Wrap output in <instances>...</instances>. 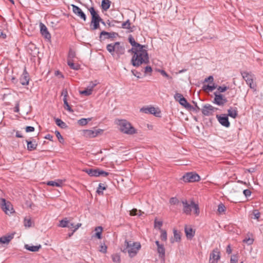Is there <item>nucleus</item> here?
Listing matches in <instances>:
<instances>
[{
	"label": "nucleus",
	"instance_id": "27",
	"mask_svg": "<svg viewBox=\"0 0 263 263\" xmlns=\"http://www.w3.org/2000/svg\"><path fill=\"white\" fill-rule=\"evenodd\" d=\"M157 252L159 254V258L164 261L165 250L164 246L162 245V246L158 248Z\"/></svg>",
	"mask_w": 263,
	"mask_h": 263
},
{
	"label": "nucleus",
	"instance_id": "44",
	"mask_svg": "<svg viewBox=\"0 0 263 263\" xmlns=\"http://www.w3.org/2000/svg\"><path fill=\"white\" fill-rule=\"evenodd\" d=\"M31 220L30 218H28L27 217H25L24 219V226L26 227H31Z\"/></svg>",
	"mask_w": 263,
	"mask_h": 263
},
{
	"label": "nucleus",
	"instance_id": "41",
	"mask_svg": "<svg viewBox=\"0 0 263 263\" xmlns=\"http://www.w3.org/2000/svg\"><path fill=\"white\" fill-rule=\"evenodd\" d=\"M63 101L65 109H66L70 112H73V110L71 109V107L70 106L67 102V98H63Z\"/></svg>",
	"mask_w": 263,
	"mask_h": 263
},
{
	"label": "nucleus",
	"instance_id": "45",
	"mask_svg": "<svg viewBox=\"0 0 263 263\" xmlns=\"http://www.w3.org/2000/svg\"><path fill=\"white\" fill-rule=\"evenodd\" d=\"M141 211H138L136 209H134L130 211V215L132 216L141 215Z\"/></svg>",
	"mask_w": 263,
	"mask_h": 263
},
{
	"label": "nucleus",
	"instance_id": "16",
	"mask_svg": "<svg viewBox=\"0 0 263 263\" xmlns=\"http://www.w3.org/2000/svg\"><path fill=\"white\" fill-rule=\"evenodd\" d=\"M140 111L144 112L145 114H153L156 116H158V114L160 113V112H156V108L154 107H143L141 108Z\"/></svg>",
	"mask_w": 263,
	"mask_h": 263
},
{
	"label": "nucleus",
	"instance_id": "31",
	"mask_svg": "<svg viewBox=\"0 0 263 263\" xmlns=\"http://www.w3.org/2000/svg\"><path fill=\"white\" fill-rule=\"evenodd\" d=\"M100 21L92 20L90 23V29L92 30H95L100 28Z\"/></svg>",
	"mask_w": 263,
	"mask_h": 263
},
{
	"label": "nucleus",
	"instance_id": "53",
	"mask_svg": "<svg viewBox=\"0 0 263 263\" xmlns=\"http://www.w3.org/2000/svg\"><path fill=\"white\" fill-rule=\"evenodd\" d=\"M170 202L172 204H177L179 203V200L176 197H172L170 199Z\"/></svg>",
	"mask_w": 263,
	"mask_h": 263
},
{
	"label": "nucleus",
	"instance_id": "51",
	"mask_svg": "<svg viewBox=\"0 0 263 263\" xmlns=\"http://www.w3.org/2000/svg\"><path fill=\"white\" fill-rule=\"evenodd\" d=\"M182 97L183 96L181 93H179L178 92H176L174 95V99L176 101H180L181 99H182Z\"/></svg>",
	"mask_w": 263,
	"mask_h": 263
},
{
	"label": "nucleus",
	"instance_id": "3",
	"mask_svg": "<svg viewBox=\"0 0 263 263\" xmlns=\"http://www.w3.org/2000/svg\"><path fill=\"white\" fill-rule=\"evenodd\" d=\"M183 204V211L186 215H190L192 209L194 210V213L198 216L199 214L200 211L198 205L196 204L194 201H191V203H189L187 200L182 201Z\"/></svg>",
	"mask_w": 263,
	"mask_h": 263
},
{
	"label": "nucleus",
	"instance_id": "62",
	"mask_svg": "<svg viewBox=\"0 0 263 263\" xmlns=\"http://www.w3.org/2000/svg\"><path fill=\"white\" fill-rule=\"evenodd\" d=\"M34 130V128L32 126H27L26 127V132L27 133L32 132Z\"/></svg>",
	"mask_w": 263,
	"mask_h": 263
},
{
	"label": "nucleus",
	"instance_id": "12",
	"mask_svg": "<svg viewBox=\"0 0 263 263\" xmlns=\"http://www.w3.org/2000/svg\"><path fill=\"white\" fill-rule=\"evenodd\" d=\"M220 258V252L218 251V249L213 250L210 257V260H211V263H216Z\"/></svg>",
	"mask_w": 263,
	"mask_h": 263
},
{
	"label": "nucleus",
	"instance_id": "61",
	"mask_svg": "<svg viewBox=\"0 0 263 263\" xmlns=\"http://www.w3.org/2000/svg\"><path fill=\"white\" fill-rule=\"evenodd\" d=\"M152 71V67L151 66H146L145 67L144 72L145 73L151 72Z\"/></svg>",
	"mask_w": 263,
	"mask_h": 263
},
{
	"label": "nucleus",
	"instance_id": "20",
	"mask_svg": "<svg viewBox=\"0 0 263 263\" xmlns=\"http://www.w3.org/2000/svg\"><path fill=\"white\" fill-rule=\"evenodd\" d=\"M96 233L92 235V237L101 239L102 238V233L103 228L101 226L97 227L95 229Z\"/></svg>",
	"mask_w": 263,
	"mask_h": 263
},
{
	"label": "nucleus",
	"instance_id": "63",
	"mask_svg": "<svg viewBox=\"0 0 263 263\" xmlns=\"http://www.w3.org/2000/svg\"><path fill=\"white\" fill-rule=\"evenodd\" d=\"M244 195L246 196V197H248V196H249L251 195V192L250 191V190H248V189H246V190H245L243 192Z\"/></svg>",
	"mask_w": 263,
	"mask_h": 263
},
{
	"label": "nucleus",
	"instance_id": "14",
	"mask_svg": "<svg viewBox=\"0 0 263 263\" xmlns=\"http://www.w3.org/2000/svg\"><path fill=\"white\" fill-rule=\"evenodd\" d=\"M102 132V130H84V135L86 137L94 138Z\"/></svg>",
	"mask_w": 263,
	"mask_h": 263
},
{
	"label": "nucleus",
	"instance_id": "39",
	"mask_svg": "<svg viewBox=\"0 0 263 263\" xmlns=\"http://www.w3.org/2000/svg\"><path fill=\"white\" fill-rule=\"evenodd\" d=\"M90 118L85 119V118H82L78 120V123L79 125L83 126L85 125L88 123V122L90 121Z\"/></svg>",
	"mask_w": 263,
	"mask_h": 263
},
{
	"label": "nucleus",
	"instance_id": "5",
	"mask_svg": "<svg viewBox=\"0 0 263 263\" xmlns=\"http://www.w3.org/2000/svg\"><path fill=\"white\" fill-rule=\"evenodd\" d=\"M241 74L243 78L245 79L247 84L249 86L250 88L253 89L254 91H256V85L255 83H254V76L248 72H243L241 73Z\"/></svg>",
	"mask_w": 263,
	"mask_h": 263
},
{
	"label": "nucleus",
	"instance_id": "49",
	"mask_svg": "<svg viewBox=\"0 0 263 263\" xmlns=\"http://www.w3.org/2000/svg\"><path fill=\"white\" fill-rule=\"evenodd\" d=\"M55 134L56 135L57 137L58 138V140H59L60 143H63L64 142V139L63 137L61 136L60 132L58 130H56L55 132Z\"/></svg>",
	"mask_w": 263,
	"mask_h": 263
},
{
	"label": "nucleus",
	"instance_id": "32",
	"mask_svg": "<svg viewBox=\"0 0 263 263\" xmlns=\"http://www.w3.org/2000/svg\"><path fill=\"white\" fill-rule=\"evenodd\" d=\"M63 183V182L61 180H58L57 181H50L47 183V184L49 186H61Z\"/></svg>",
	"mask_w": 263,
	"mask_h": 263
},
{
	"label": "nucleus",
	"instance_id": "18",
	"mask_svg": "<svg viewBox=\"0 0 263 263\" xmlns=\"http://www.w3.org/2000/svg\"><path fill=\"white\" fill-rule=\"evenodd\" d=\"M180 105L183 106L184 108H185L187 110L189 111H191L192 109H194V108L193 106H192L189 103L187 102L186 99L184 97H182V99L179 101Z\"/></svg>",
	"mask_w": 263,
	"mask_h": 263
},
{
	"label": "nucleus",
	"instance_id": "35",
	"mask_svg": "<svg viewBox=\"0 0 263 263\" xmlns=\"http://www.w3.org/2000/svg\"><path fill=\"white\" fill-rule=\"evenodd\" d=\"M55 121L57 125L62 128H66L67 127L66 124L60 119L57 118Z\"/></svg>",
	"mask_w": 263,
	"mask_h": 263
},
{
	"label": "nucleus",
	"instance_id": "56",
	"mask_svg": "<svg viewBox=\"0 0 263 263\" xmlns=\"http://www.w3.org/2000/svg\"><path fill=\"white\" fill-rule=\"evenodd\" d=\"M228 89V87L226 86H218L217 90L219 92H223Z\"/></svg>",
	"mask_w": 263,
	"mask_h": 263
},
{
	"label": "nucleus",
	"instance_id": "6",
	"mask_svg": "<svg viewBox=\"0 0 263 263\" xmlns=\"http://www.w3.org/2000/svg\"><path fill=\"white\" fill-rule=\"evenodd\" d=\"M0 205L3 211L5 212L6 214H11L14 212L10 202L8 201L7 202L4 198L0 199Z\"/></svg>",
	"mask_w": 263,
	"mask_h": 263
},
{
	"label": "nucleus",
	"instance_id": "2",
	"mask_svg": "<svg viewBox=\"0 0 263 263\" xmlns=\"http://www.w3.org/2000/svg\"><path fill=\"white\" fill-rule=\"evenodd\" d=\"M117 124L119 130L124 134L133 135L137 133V129L128 121L125 120H118Z\"/></svg>",
	"mask_w": 263,
	"mask_h": 263
},
{
	"label": "nucleus",
	"instance_id": "64",
	"mask_svg": "<svg viewBox=\"0 0 263 263\" xmlns=\"http://www.w3.org/2000/svg\"><path fill=\"white\" fill-rule=\"evenodd\" d=\"M132 73H133V74L137 78H140V75H141V73L139 72H138L136 70H132Z\"/></svg>",
	"mask_w": 263,
	"mask_h": 263
},
{
	"label": "nucleus",
	"instance_id": "29",
	"mask_svg": "<svg viewBox=\"0 0 263 263\" xmlns=\"http://www.w3.org/2000/svg\"><path fill=\"white\" fill-rule=\"evenodd\" d=\"M12 238L13 236L12 235L2 236L0 237V243L3 244H8Z\"/></svg>",
	"mask_w": 263,
	"mask_h": 263
},
{
	"label": "nucleus",
	"instance_id": "48",
	"mask_svg": "<svg viewBox=\"0 0 263 263\" xmlns=\"http://www.w3.org/2000/svg\"><path fill=\"white\" fill-rule=\"evenodd\" d=\"M107 251V246L105 245V243H101L100 246L99 251L105 253Z\"/></svg>",
	"mask_w": 263,
	"mask_h": 263
},
{
	"label": "nucleus",
	"instance_id": "52",
	"mask_svg": "<svg viewBox=\"0 0 263 263\" xmlns=\"http://www.w3.org/2000/svg\"><path fill=\"white\" fill-rule=\"evenodd\" d=\"M203 87L204 89H208L210 91H213L216 88V86H215L214 84H213V85H207L206 86H204Z\"/></svg>",
	"mask_w": 263,
	"mask_h": 263
},
{
	"label": "nucleus",
	"instance_id": "11",
	"mask_svg": "<svg viewBox=\"0 0 263 263\" xmlns=\"http://www.w3.org/2000/svg\"><path fill=\"white\" fill-rule=\"evenodd\" d=\"M40 32L43 36L46 39L49 40L51 38V35L48 31L46 26L42 23L40 24Z\"/></svg>",
	"mask_w": 263,
	"mask_h": 263
},
{
	"label": "nucleus",
	"instance_id": "25",
	"mask_svg": "<svg viewBox=\"0 0 263 263\" xmlns=\"http://www.w3.org/2000/svg\"><path fill=\"white\" fill-rule=\"evenodd\" d=\"M26 142L27 144V149L28 151H32L36 148L37 144L36 143L35 141H31L26 140Z\"/></svg>",
	"mask_w": 263,
	"mask_h": 263
},
{
	"label": "nucleus",
	"instance_id": "9",
	"mask_svg": "<svg viewBox=\"0 0 263 263\" xmlns=\"http://www.w3.org/2000/svg\"><path fill=\"white\" fill-rule=\"evenodd\" d=\"M215 98L214 103L219 106H223L227 102V99L221 94L217 92H214Z\"/></svg>",
	"mask_w": 263,
	"mask_h": 263
},
{
	"label": "nucleus",
	"instance_id": "34",
	"mask_svg": "<svg viewBox=\"0 0 263 263\" xmlns=\"http://www.w3.org/2000/svg\"><path fill=\"white\" fill-rule=\"evenodd\" d=\"M67 64L70 68L73 70H78L80 68V65L78 64H75L73 60H67Z\"/></svg>",
	"mask_w": 263,
	"mask_h": 263
},
{
	"label": "nucleus",
	"instance_id": "60",
	"mask_svg": "<svg viewBox=\"0 0 263 263\" xmlns=\"http://www.w3.org/2000/svg\"><path fill=\"white\" fill-rule=\"evenodd\" d=\"M243 242L247 243L248 245H251L253 242V239L250 238H246L243 240Z\"/></svg>",
	"mask_w": 263,
	"mask_h": 263
},
{
	"label": "nucleus",
	"instance_id": "50",
	"mask_svg": "<svg viewBox=\"0 0 263 263\" xmlns=\"http://www.w3.org/2000/svg\"><path fill=\"white\" fill-rule=\"evenodd\" d=\"M130 25V23L129 20H127L126 22L122 23L121 24L122 27L123 28H126V29H129Z\"/></svg>",
	"mask_w": 263,
	"mask_h": 263
},
{
	"label": "nucleus",
	"instance_id": "36",
	"mask_svg": "<svg viewBox=\"0 0 263 263\" xmlns=\"http://www.w3.org/2000/svg\"><path fill=\"white\" fill-rule=\"evenodd\" d=\"M106 48L107 51L111 53L112 55H113L115 50V43L108 44L107 45Z\"/></svg>",
	"mask_w": 263,
	"mask_h": 263
},
{
	"label": "nucleus",
	"instance_id": "38",
	"mask_svg": "<svg viewBox=\"0 0 263 263\" xmlns=\"http://www.w3.org/2000/svg\"><path fill=\"white\" fill-rule=\"evenodd\" d=\"M251 218L258 220L260 217V213L257 210H254L253 211L251 214Z\"/></svg>",
	"mask_w": 263,
	"mask_h": 263
},
{
	"label": "nucleus",
	"instance_id": "21",
	"mask_svg": "<svg viewBox=\"0 0 263 263\" xmlns=\"http://www.w3.org/2000/svg\"><path fill=\"white\" fill-rule=\"evenodd\" d=\"M103 36H104V39H110V38H113L115 37V32H108L105 31H102L101 32L100 34V39L101 40V39L103 37Z\"/></svg>",
	"mask_w": 263,
	"mask_h": 263
},
{
	"label": "nucleus",
	"instance_id": "7",
	"mask_svg": "<svg viewBox=\"0 0 263 263\" xmlns=\"http://www.w3.org/2000/svg\"><path fill=\"white\" fill-rule=\"evenodd\" d=\"M200 176L195 173H187L183 176L182 179L185 182H194L198 181L200 180Z\"/></svg>",
	"mask_w": 263,
	"mask_h": 263
},
{
	"label": "nucleus",
	"instance_id": "58",
	"mask_svg": "<svg viewBox=\"0 0 263 263\" xmlns=\"http://www.w3.org/2000/svg\"><path fill=\"white\" fill-rule=\"evenodd\" d=\"M238 261V258L236 256L233 255L232 256L230 259L231 263H237Z\"/></svg>",
	"mask_w": 263,
	"mask_h": 263
},
{
	"label": "nucleus",
	"instance_id": "15",
	"mask_svg": "<svg viewBox=\"0 0 263 263\" xmlns=\"http://www.w3.org/2000/svg\"><path fill=\"white\" fill-rule=\"evenodd\" d=\"M20 83L23 85H27L29 83V76L26 70L25 69L23 74L20 77Z\"/></svg>",
	"mask_w": 263,
	"mask_h": 263
},
{
	"label": "nucleus",
	"instance_id": "8",
	"mask_svg": "<svg viewBox=\"0 0 263 263\" xmlns=\"http://www.w3.org/2000/svg\"><path fill=\"white\" fill-rule=\"evenodd\" d=\"M217 110V108H215L209 104H205L202 109V113L203 115L206 116H210L213 115L214 112Z\"/></svg>",
	"mask_w": 263,
	"mask_h": 263
},
{
	"label": "nucleus",
	"instance_id": "23",
	"mask_svg": "<svg viewBox=\"0 0 263 263\" xmlns=\"http://www.w3.org/2000/svg\"><path fill=\"white\" fill-rule=\"evenodd\" d=\"M42 247L41 245L37 246H30L28 244H26L25 245L24 248L31 252H37Z\"/></svg>",
	"mask_w": 263,
	"mask_h": 263
},
{
	"label": "nucleus",
	"instance_id": "28",
	"mask_svg": "<svg viewBox=\"0 0 263 263\" xmlns=\"http://www.w3.org/2000/svg\"><path fill=\"white\" fill-rule=\"evenodd\" d=\"M128 41L132 46V48H138L140 47L142 45L140 44L139 43H137L133 36L132 35H129L128 36Z\"/></svg>",
	"mask_w": 263,
	"mask_h": 263
},
{
	"label": "nucleus",
	"instance_id": "55",
	"mask_svg": "<svg viewBox=\"0 0 263 263\" xmlns=\"http://www.w3.org/2000/svg\"><path fill=\"white\" fill-rule=\"evenodd\" d=\"M82 224L81 223H78L76 225L75 229L73 230V232L71 233H69L68 234V237H70L73 234V233L78 230L81 226Z\"/></svg>",
	"mask_w": 263,
	"mask_h": 263
},
{
	"label": "nucleus",
	"instance_id": "47",
	"mask_svg": "<svg viewBox=\"0 0 263 263\" xmlns=\"http://www.w3.org/2000/svg\"><path fill=\"white\" fill-rule=\"evenodd\" d=\"M76 57L75 52L72 49H70L68 53V60H72V59Z\"/></svg>",
	"mask_w": 263,
	"mask_h": 263
},
{
	"label": "nucleus",
	"instance_id": "24",
	"mask_svg": "<svg viewBox=\"0 0 263 263\" xmlns=\"http://www.w3.org/2000/svg\"><path fill=\"white\" fill-rule=\"evenodd\" d=\"M125 51V45L124 43L121 44L119 42H116V53L123 54Z\"/></svg>",
	"mask_w": 263,
	"mask_h": 263
},
{
	"label": "nucleus",
	"instance_id": "46",
	"mask_svg": "<svg viewBox=\"0 0 263 263\" xmlns=\"http://www.w3.org/2000/svg\"><path fill=\"white\" fill-rule=\"evenodd\" d=\"M226 206L222 203H220L218 206V212L219 213H223L226 211Z\"/></svg>",
	"mask_w": 263,
	"mask_h": 263
},
{
	"label": "nucleus",
	"instance_id": "40",
	"mask_svg": "<svg viewBox=\"0 0 263 263\" xmlns=\"http://www.w3.org/2000/svg\"><path fill=\"white\" fill-rule=\"evenodd\" d=\"M92 90H91V88H89L88 87V88L84 90H82V91H80V94L81 95H85V96H89L90 95H91L92 93Z\"/></svg>",
	"mask_w": 263,
	"mask_h": 263
},
{
	"label": "nucleus",
	"instance_id": "17",
	"mask_svg": "<svg viewBox=\"0 0 263 263\" xmlns=\"http://www.w3.org/2000/svg\"><path fill=\"white\" fill-rule=\"evenodd\" d=\"M90 12L91 15V20L95 21H98L101 22L102 24H104V22L100 17L99 15L96 12L95 10L93 7L90 8Z\"/></svg>",
	"mask_w": 263,
	"mask_h": 263
},
{
	"label": "nucleus",
	"instance_id": "13",
	"mask_svg": "<svg viewBox=\"0 0 263 263\" xmlns=\"http://www.w3.org/2000/svg\"><path fill=\"white\" fill-rule=\"evenodd\" d=\"M71 6L72 7V11L73 13L85 21L86 20V15L82 10L79 7L74 5H71Z\"/></svg>",
	"mask_w": 263,
	"mask_h": 263
},
{
	"label": "nucleus",
	"instance_id": "22",
	"mask_svg": "<svg viewBox=\"0 0 263 263\" xmlns=\"http://www.w3.org/2000/svg\"><path fill=\"white\" fill-rule=\"evenodd\" d=\"M84 172L87 173L91 177H99V169H85Z\"/></svg>",
	"mask_w": 263,
	"mask_h": 263
},
{
	"label": "nucleus",
	"instance_id": "1",
	"mask_svg": "<svg viewBox=\"0 0 263 263\" xmlns=\"http://www.w3.org/2000/svg\"><path fill=\"white\" fill-rule=\"evenodd\" d=\"M144 46L142 45L137 48H132L128 50L129 52H132L134 55L132 58V65L135 67H138L143 64H147L149 62V58L147 50Z\"/></svg>",
	"mask_w": 263,
	"mask_h": 263
},
{
	"label": "nucleus",
	"instance_id": "26",
	"mask_svg": "<svg viewBox=\"0 0 263 263\" xmlns=\"http://www.w3.org/2000/svg\"><path fill=\"white\" fill-rule=\"evenodd\" d=\"M228 116H230L234 119L236 118L238 116V111L236 108H232L230 107V109L228 110Z\"/></svg>",
	"mask_w": 263,
	"mask_h": 263
},
{
	"label": "nucleus",
	"instance_id": "37",
	"mask_svg": "<svg viewBox=\"0 0 263 263\" xmlns=\"http://www.w3.org/2000/svg\"><path fill=\"white\" fill-rule=\"evenodd\" d=\"M68 223L69 221L67 220V218H65L60 221L59 226L62 228H66L67 227Z\"/></svg>",
	"mask_w": 263,
	"mask_h": 263
},
{
	"label": "nucleus",
	"instance_id": "43",
	"mask_svg": "<svg viewBox=\"0 0 263 263\" xmlns=\"http://www.w3.org/2000/svg\"><path fill=\"white\" fill-rule=\"evenodd\" d=\"M105 189H106V187L105 186H103L102 185V183H100L99 184V186L98 187L97 192L98 193V194L99 195H100V194L102 195L103 194V191L105 190Z\"/></svg>",
	"mask_w": 263,
	"mask_h": 263
},
{
	"label": "nucleus",
	"instance_id": "10",
	"mask_svg": "<svg viewBox=\"0 0 263 263\" xmlns=\"http://www.w3.org/2000/svg\"><path fill=\"white\" fill-rule=\"evenodd\" d=\"M217 117L219 123L223 126L229 127L230 126L227 115L223 114L219 116H217Z\"/></svg>",
	"mask_w": 263,
	"mask_h": 263
},
{
	"label": "nucleus",
	"instance_id": "4",
	"mask_svg": "<svg viewBox=\"0 0 263 263\" xmlns=\"http://www.w3.org/2000/svg\"><path fill=\"white\" fill-rule=\"evenodd\" d=\"M125 243L126 246L127 251L131 257L135 256L138 250L141 248V245L139 242L125 240Z\"/></svg>",
	"mask_w": 263,
	"mask_h": 263
},
{
	"label": "nucleus",
	"instance_id": "33",
	"mask_svg": "<svg viewBox=\"0 0 263 263\" xmlns=\"http://www.w3.org/2000/svg\"><path fill=\"white\" fill-rule=\"evenodd\" d=\"M110 5V2L109 0H103L102 1L101 7L103 10L106 11L109 9Z\"/></svg>",
	"mask_w": 263,
	"mask_h": 263
},
{
	"label": "nucleus",
	"instance_id": "19",
	"mask_svg": "<svg viewBox=\"0 0 263 263\" xmlns=\"http://www.w3.org/2000/svg\"><path fill=\"white\" fill-rule=\"evenodd\" d=\"M184 231L186 237L188 239H191L194 236L195 232L191 227H185Z\"/></svg>",
	"mask_w": 263,
	"mask_h": 263
},
{
	"label": "nucleus",
	"instance_id": "42",
	"mask_svg": "<svg viewBox=\"0 0 263 263\" xmlns=\"http://www.w3.org/2000/svg\"><path fill=\"white\" fill-rule=\"evenodd\" d=\"M160 231H161V234L160 236L161 239L163 241H166L167 239V233H166V231L162 230V229H160Z\"/></svg>",
	"mask_w": 263,
	"mask_h": 263
},
{
	"label": "nucleus",
	"instance_id": "57",
	"mask_svg": "<svg viewBox=\"0 0 263 263\" xmlns=\"http://www.w3.org/2000/svg\"><path fill=\"white\" fill-rule=\"evenodd\" d=\"M98 174H99V176H102L105 177L108 175V173L105 172L103 170L99 169Z\"/></svg>",
	"mask_w": 263,
	"mask_h": 263
},
{
	"label": "nucleus",
	"instance_id": "30",
	"mask_svg": "<svg viewBox=\"0 0 263 263\" xmlns=\"http://www.w3.org/2000/svg\"><path fill=\"white\" fill-rule=\"evenodd\" d=\"M173 233L174 238L170 239L171 243H174L175 241H178L181 239L180 233L176 230L174 229Z\"/></svg>",
	"mask_w": 263,
	"mask_h": 263
},
{
	"label": "nucleus",
	"instance_id": "59",
	"mask_svg": "<svg viewBox=\"0 0 263 263\" xmlns=\"http://www.w3.org/2000/svg\"><path fill=\"white\" fill-rule=\"evenodd\" d=\"M160 72L161 73V74L163 76H164V77H165L167 78V79H171V77H170L169 76V75H168V74H167V73H166L164 70H161L160 71Z\"/></svg>",
	"mask_w": 263,
	"mask_h": 263
},
{
	"label": "nucleus",
	"instance_id": "54",
	"mask_svg": "<svg viewBox=\"0 0 263 263\" xmlns=\"http://www.w3.org/2000/svg\"><path fill=\"white\" fill-rule=\"evenodd\" d=\"M162 221H156V220H155V228H158L159 229H160V228L162 226Z\"/></svg>",
	"mask_w": 263,
	"mask_h": 263
}]
</instances>
